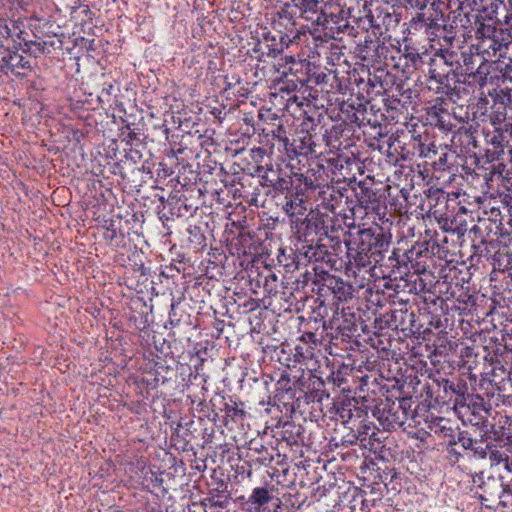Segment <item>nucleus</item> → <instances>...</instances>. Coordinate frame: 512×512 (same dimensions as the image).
I'll list each match as a JSON object with an SVG mask.
<instances>
[{
    "mask_svg": "<svg viewBox=\"0 0 512 512\" xmlns=\"http://www.w3.org/2000/svg\"><path fill=\"white\" fill-rule=\"evenodd\" d=\"M492 483L495 484L500 489V492L497 494L499 498V503L502 504L504 507L507 506V502L504 500V496L506 494L512 495V489L507 484H504L503 482L498 483L494 479H492Z\"/></svg>",
    "mask_w": 512,
    "mask_h": 512,
    "instance_id": "nucleus-4",
    "label": "nucleus"
},
{
    "mask_svg": "<svg viewBox=\"0 0 512 512\" xmlns=\"http://www.w3.org/2000/svg\"><path fill=\"white\" fill-rule=\"evenodd\" d=\"M107 93H113V91L110 88H107Z\"/></svg>",
    "mask_w": 512,
    "mask_h": 512,
    "instance_id": "nucleus-9",
    "label": "nucleus"
},
{
    "mask_svg": "<svg viewBox=\"0 0 512 512\" xmlns=\"http://www.w3.org/2000/svg\"><path fill=\"white\" fill-rule=\"evenodd\" d=\"M361 234H367L368 236H371L370 230L361 231Z\"/></svg>",
    "mask_w": 512,
    "mask_h": 512,
    "instance_id": "nucleus-8",
    "label": "nucleus"
},
{
    "mask_svg": "<svg viewBox=\"0 0 512 512\" xmlns=\"http://www.w3.org/2000/svg\"><path fill=\"white\" fill-rule=\"evenodd\" d=\"M271 497L265 488H255L250 497L252 503L262 506L270 501Z\"/></svg>",
    "mask_w": 512,
    "mask_h": 512,
    "instance_id": "nucleus-2",
    "label": "nucleus"
},
{
    "mask_svg": "<svg viewBox=\"0 0 512 512\" xmlns=\"http://www.w3.org/2000/svg\"><path fill=\"white\" fill-rule=\"evenodd\" d=\"M463 447L464 448H469L471 447L472 445V439L471 438H466V439H463Z\"/></svg>",
    "mask_w": 512,
    "mask_h": 512,
    "instance_id": "nucleus-7",
    "label": "nucleus"
},
{
    "mask_svg": "<svg viewBox=\"0 0 512 512\" xmlns=\"http://www.w3.org/2000/svg\"><path fill=\"white\" fill-rule=\"evenodd\" d=\"M0 57L1 61L8 67H22L24 68L27 64V61H24V58L17 53H9L3 47H0Z\"/></svg>",
    "mask_w": 512,
    "mask_h": 512,
    "instance_id": "nucleus-1",
    "label": "nucleus"
},
{
    "mask_svg": "<svg viewBox=\"0 0 512 512\" xmlns=\"http://www.w3.org/2000/svg\"><path fill=\"white\" fill-rule=\"evenodd\" d=\"M394 101H397V103H400V100H397V98H392Z\"/></svg>",
    "mask_w": 512,
    "mask_h": 512,
    "instance_id": "nucleus-11",
    "label": "nucleus"
},
{
    "mask_svg": "<svg viewBox=\"0 0 512 512\" xmlns=\"http://www.w3.org/2000/svg\"><path fill=\"white\" fill-rule=\"evenodd\" d=\"M495 100L504 106V117L512 118V98H495Z\"/></svg>",
    "mask_w": 512,
    "mask_h": 512,
    "instance_id": "nucleus-6",
    "label": "nucleus"
},
{
    "mask_svg": "<svg viewBox=\"0 0 512 512\" xmlns=\"http://www.w3.org/2000/svg\"><path fill=\"white\" fill-rule=\"evenodd\" d=\"M362 98H347V101H342L340 103L341 110L343 112H349V108L352 110H357L362 106V103L360 102Z\"/></svg>",
    "mask_w": 512,
    "mask_h": 512,
    "instance_id": "nucleus-3",
    "label": "nucleus"
},
{
    "mask_svg": "<svg viewBox=\"0 0 512 512\" xmlns=\"http://www.w3.org/2000/svg\"><path fill=\"white\" fill-rule=\"evenodd\" d=\"M508 458L509 457L507 454H505L501 451H498V450H493L489 454V459H490L492 465H498L502 462H507Z\"/></svg>",
    "mask_w": 512,
    "mask_h": 512,
    "instance_id": "nucleus-5",
    "label": "nucleus"
},
{
    "mask_svg": "<svg viewBox=\"0 0 512 512\" xmlns=\"http://www.w3.org/2000/svg\"><path fill=\"white\" fill-rule=\"evenodd\" d=\"M109 88L113 91L114 90V87L113 85H110Z\"/></svg>",
    "mask_w": 512,
    "mask_h": 512,
    "instance_id": "nucleus-12",
    "label": "nucleus"
},
{
    "mask_svg": "<svg viewBox=\"0 0 512 512\" xmlns=\"http://www.w3.org/2000/svg\"><path fill=\"white\" fill-rule=\"evenodd\" d=\"M394 101H397V103H400V100H397V98H392Z\"/></svg>",
    "mask_w": 512,
    "mask_h": 512,
    "instance_id": "nucleus-10",
    "label": "nucleus"
}]
</instances>
